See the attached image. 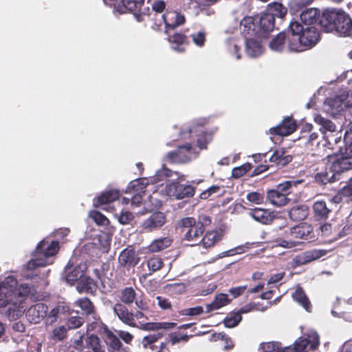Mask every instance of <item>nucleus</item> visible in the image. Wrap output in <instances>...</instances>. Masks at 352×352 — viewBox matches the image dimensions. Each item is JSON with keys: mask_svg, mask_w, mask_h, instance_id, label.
<instances>
[{"mask_svg": "<svg viewBox=\"0 0 352 352\" xmlns=\"http://www.w3.org/2000/svg\"><path fill=\"white\" fill-rule=\"evenodd\" d=\"M320 25L326 32H335L340 36L352 38V19L342 9L324 10L321 14Z\"/></svg>", "mask_w": 352, "mask_h": 352, "instance_id": "obj_1", "label": "nucleus"}, {"mask_svg": "<svg viewBox=\"0 0 352 352\" xmlns=\"http://www.w3.org/2000/svg\"><path fill=\"white\" fill-rule=\"evenodd\" d=\"M290 24H298L299 27L294 28L293 37H292L291 47L296 52L303 51L305 47H312L318 41L319 32L315 26H306L297 21H292Z\"/></svg>", "mask_w": 352, "mask_h": 352, "instance_id": "obj_2", "label": "nucleus"}, {"mask_svg": "<svg viewBox=\"0 0 352 352\" xmlns=\"http://www.w3.org/2000/svg\"><path fill=\"white\" fill-rule=\"evenodd\" d=\"M59 250V244L57 241L50 243L47 240L40 241L34 253V258L30 260L24 266L27 270H34L39 267H45L49 265L48 258L55 255Z\"/></svg>", "mask_w": 352, "mask_h": 352, "instance_id": "obj_3", "label": "nucleus"}, {"mask_svg": "<svg viewBox=\"0 0 352 352\" xmlns=\"http://www.w3.org/2000/svg\"><path fill=\"white\" fill-rule=\"evenodd\" d=\"M285 239L277 238L276 242L278 245L285 248H292L298 245L300 239H309L312 238L313 228L310 224L302 223L296 226L285 230Z\"/></svg>", "mask_w": 352, "mask_h": 352, "instance_id": "obj_4", "label": "nucleus"}, {"mask_svg": "<svg viewBox=\"0 0 352 352\" xmlns=\"http://www.w3.org/2000/svg\"><path fill=\"white\" fill-rule=\"evenodd\" d=\"M178 227L183 234V240L192 242L191 245L198 244L205 231L204 223L193 217H184L178 222Z\"/></svg>", "mask_w": 352, "mask_h": 352, "instance_id": "obj_5", "label": "nucleus"}, {"mask_svg": "<svg viewBox=\"0 0 352 352\" xmlns=\"http://www.w3.org/2000/svg\"><path fill=\"white\" fill-rule=\"evenodd\" d=\"M300 183V181H285L278 184L276 188L267 191V199L275 206H285L289 201L287 196L292 192V188Z\"/></svg>", "mask_w": 352, "mask_h": 352, "instance_id": "obj_6", "label": "nucleus"}, {"mask_svg": "<svg viewBox=\"0 0 352 352\" xmlns=\"http://www.w3.org/2000/svg\"><path fill=\"white\" fill-rule=\"evenodd\" d=\"M299 25L298 24H290L287 30H284L278 34L270 41V48L274 52H283L285 47L290 52H296L291 47L292 37H293L294 28L296 30Z\"/></svg>", "mask_w": 352, "mask_h": 352, "instance_id": "obj_7", "label": "nucleus"}, {"mask_svg": "<svg viewBox=\"0 0 352 352\" xmlns=\"http://www.w3.org/2000/svg\"><path fill=\"white\" fill-rule=\"evenodd\" d=\"M166 192L169 197L176 199L192 197L195 193V188L191 185L181 184L173 181L166 186Z\"/></svg>", "mask_w": 352, "mask_h": 352, "instance_id": "obj_8", "label": "nucleus"}, {"mask_svg": "<svg viewBox=\"0 0 352 352\" xmlns=\"http://www.w3.org/2000/svg\"><path fill=\"white\" fill-rule=\"evenodd\" d=\"M31 287L27 283H22L18 287L14 289V291H11V294L7 296L6 298L7 300L8 305H12L14 308H23L21 305L25 298L30 293Z\"/></svg>", "mask_w": 352, "mask_h": 352, "instance_id": "obj_9", "label": "nucleus"}, {"mask_svg": "<svg viewBox=\"0 0 352 352\" xmlns=\"http://www.w3.org/2000/svg\"><path fill=\"white\" fill-rule=\"evenodd\" d=\"M352 169V154L347 151L334 156L331 164V170L340 175Z\"/></svg>", "mask_w": 352, "mask_h": 352, "instance_id": "obj_10", "label": "nucleus"}, {"mask_svg": "<svg viewBox=\"0 0 352 352\" xmlns=\"http://www.w3.org/2000/svg\"><path fill=\"white\" fill-rule=\"evenodd\" d=\"M161 16L165 25V33L168 34L170 30H174L178 26L183 25L186 19L184 14L176 10H166Z\"/></svg>", "mask_w": 352, "mask_h": 352, "instance_id": "obj_11", "label": "nucleus"}, {"mask_svg": "<svg viewBox=\"0 0 352 352\" xmlns=\"http://www.w3.org/2000/svg\"><path fill=\"white\" fill-rule=\"evenodd\" d=\"M192 149L190 143L177 146L175 151L166 154V159L171 163H186L190 160L189 154Z\"/></svg>", "mask_w": 352, "mask_h": 352, "instance_id": "obj_12", "label": "nucleus"}, {"mask_svg": "<svg viewBox=\"0 0 352 352\" xmlns=\"http://www.w3.org/2000/svg\"><path fill=\"white\" fill-rule=\"evenodd\" d=\"M48 307L43 302H38L30 307L26 312L25 317L30 323L38 324L47 317Z\"/></svg>", "mask_w": 352, "mask_h": 352, "instance_id": "obj_13", "label": "nucleus"}, {"mask_svg": "<svg viewBox=\"0 0 352 352\" xmlns=\"http://www.w3.org/2000/svg\"><path fill=\"white\" fill-rule=\"evenodd\" d=\"M320 344L319 336L314 332L307 335V338L300 337L294 344L292 349L294 352H305L307 347L315 350Z\"/></svg>", "mask_w": 352, "mask_h": 352, "instance_id": "obj_14", "label": "nucleus"}, {"mask_svg": "<svg viewBox=\"0 0 352 352\" xmlns=\"http://www.w3.org/2000/svg\"><path fill=\"white\" fill-rule=\"evenodd\" d=\"M148 185L146 178H140L131 182L128 185V190L134 193L131 200L134 205L140 204L142 201V197L145 193V188Z\"/></svg>", "mask_w": 352, "mask_h": 352, "instance_id": "obj_15", "label": "nucleus"}, {"mask_svg": "<svg viewBox=\"0 0 352 352\" xmlns=\"http://www.w3.org/2000/svg\"><path fill=\"white\" fill-rule=\"evenodd\" d=\"M296 128V121L292 116H287L278 126L271 128L270 133L274 135L287 136L293 133Z\"/></svg>", "mask_w": 352, "mask_h": 352, "instance_id": "obj_16", "label": "nucleus"}, {"mask_svg": "<svg viewBox=\"0 0 352 352\" xmlns=\"http://www.w3.org/2000/svg\"><path fill=\"white\" fill-rule=\"evenodd\" d=\"M140 261L132 245H129L124 248L118 256V263L121 267L127 268L134 267Z\"/></svg>", "mask_w": 352, "mask_h": 352, "instance_id": "obj_17", "label": "nucleus"}, {"mask_svg": "<svg viewBox=\"0 0 352 352\" xmlns=\"http://www.w3.org/2000/svg\"><path fill=\"white\" fill-rule=\"evenodd\" d=\"M256 18V24L258 30V36H265L274 30L275 28V19L272 14L267 12L263 13L261 16Z\"/></svg>", "mask_w": 352, "mask_h": 352, "instance_id": "obj_18", "label": "nucleus"}, {"mask_svg": "<svg viewBox=\"0 0 352 352\" xmlns=\"http://www.w3.org/2000/svg\"><path fill=\"white\" fill-rule=\"evenodd\" d=\"M113 312L118 318L125 324L131 327H138L134 320L133 313L129 311L128 308L122 303H116L113 306Z\"/></svg>", "mask_w": 352, "mask_h": 352, "instance_id": "obj_19", "label": "nucleus"}, {"mask_svg": "<svg viewBox=\"0 0 352 352\" xmlns=\"http://www.w3.org/2000/svg\"><path fill=\"white\" fill-rule=\"evenodd\" d=\"M166 221V215L162 212L152 213L142 223V228L147 231H153L162 227Z\"/></svg>", "mask_w": 352, "mask_h": 352, "instance_id": "obj_20", "label": "nucleus"}, {"mask_svg": "<svg viewBox=\"0 0 352 352\" xmlns=\"http://www.w3.org/2000/svg\"><path fill=\"white\" fill-rule=\"evenodd\" d=\"M123 6L133 14L138 21L142 22L147 15L146 11H142V7L144 6V0H121Z\"/></svg>", "mask_w": 352, "mask_h": 352, "instance_id": "obj_21", "label": "nucleus"}, {"mask_svg": "<svg viewBox=\"0 0 352 352\" xmlns=\"http://www.w3.org/2000/svg\"><path fill=\"white\" fill-rule=\"evenodd\" d=\"M203 124L199 123H196L191 125L188 128V133L191 134L192 133H199L197 135L198 138L197 140V146L200 149H205L207 148L208 144L212 140V134L204 131L203 130Z\"/></svg>", "mask_w": 352, "mask_h": 352, "instance_id": "obj_22", "label": "nucleus"}, {"mask_svg": "<svg viewBox=\"0 0 352 352\" xmlns=\"http://www.w3.org/2000/svg\"><path fill=\"white\" fill-rule=\"evenodd\" d=\"M328 251L324 249H312L305 251L295 258V262L298 265H305L325 256Z\"/></svg>", "mask_w": 352, "mask_h": 352, "instance_id": "obj_23", "label": "nucleus"}, {"mask_svg": "<svg viewBox=\"0 0 352 352\" xmlns=\"http://www.w3.org/2000/svg\"><path fill=\"white\" fill-rule=\"evenodd\" d=\"M320 11L317 8H306L300 15V20L305 26L320 25Z\"/></svg>", "mask_w": 352, "mask_h": 352, "instance_id": "obj_24", "label": "nucleus"}, {"mask_svg": "<svg viewBox=\"0 0 352 352\" xmlns=\"http://www.w3.org/2000/svg\"><path fill=\"white\" fill-rule=\"evenodd\" d=\"M177 326V323L173 322H151L140 324L138 329L147 331H157L160 330H171Z\"/></svg>", "mask_w": 352, "mask_h": 352, "instance_id": "obj_25", "label": "nucleus"}, {"mask_svg": "<svg viewBox=\"0 0 352 352\" xmlns=\"http://www.w3.org/2000/svg\"><path fill=\"white\" fill-rule=\"evenodd\" d=\"M104 340L109 352L120 351L122 344L120 339L107 327L103 329Z\"/></svg>", "mask_w": 352, "mask_h": 352, "instance_id": "obj_26", "label": "nucleus"}, {"mask_svg": "<svg viewBox=\"0 0 352 352\" xmlns=\"http://www.w3.org/2000/svg\"><path fill=\"white\" fill-rule=\"evenodd\" d=\"M249 214L255 221L263 224H269L274 219L272 212L261 208L252 209Z\"/></svg>", "mask_w": 352, "mask_h": 352, "instance_id": "obj_27", "label": "nucleus"}, {"mask_svg": "<svg viewBox=\"0 0 352 352\" xmlns=\"http://www.w3.org/2000/svg\"><path fill=\"white\" fill-rule=\"evenodd\" d=\"M120 195V192L117 190H109L103 192L94 199V205L95 207H99L102 205L113 202L119 199Z\"/></svg>", "mask_w": 352, "mask_h": 352, "instance_id": "obj_28", "label": "nucleus"}, {"mask_svg": "<svg viewBox=\"0 0 352 352\" xmlns=\"http://www.w3.org/2000/svg\"><path fill=\"white\" fill-rule=\"evenodd\" d=\"M293 157L291 155H287L284 148L276 149L272 156L270 157V162L276 166L283 167L292 162Z\"/></svg>", "mask_w": 352, "mask_h": 352, "instance_id": "obj_29", "label": "nucleus"}, {"mask_svg": "<svg viewBox=\"0 0 352 352\" xmlns=\"http://www.w3.org/2000/svg\"><path fill=\"white\" fill-rule=\"evenodd\" d=\"M242 32L245 36H258V30L256 24V17L244 18L241 22Z\"/></svg>", "mask_w": 352, "mask_h": 352, "instance_id": "obj_30", "label": "nucleus"}, {"mask_svg": "<svg viewBox=\"0 0 352 352\" xmlns=\"http://www.w3.org/2000/svg\"><path fill=\"white\" fill-rule=\"evenodd\" d=\"M245 51L250 57H257L263 52V46L260 41L253 38H247L245 41Z\"/></svg>", "mask_w": 352, "mask_h": 352, "instance_id": "obj_31", "label": "nucleus"}, {"mask_svg": "<svg viewBox=\"0 0 352 352\" xmlns=\"http://www.w3.org/2000/svg\"><path fill=\"white\" fill-rule=\"evenodd\" d=\"M315 182L321 186L326 185L327 184L333 183L338 180V175L331 170H327L317 173L314 176Z\"/></svg>", "mask_w": 352, "mask_h": 352, "instance_id": "obj_32", "label": "nucleus"}, {"mask_svg": "<svg viewBox=\"0 0 352 352\" xmlns=\"http://www.w3.org/2000/svg\"><path fill=\"white\" fill-rule=\"evenodd\" d=\"M231 302V299L228 298L226 294L220 293L217 294L214 300L206 305V312L210 313L212 311L219 309Z\"/></svg>", "mask_w": 352, "mask_h": 352, "instance_id": "obj_33", "label": "nucleus"}, {"mask_svg": "<svg viewBox=\"0 0 352 352\" xmlns=\"http://www.w3.org/2000/svg\"><path fill=\"white\" fill-rule=\"evenodd\" d=\"M313 210L318 220H326L331 212L324 201H316L313 205Z\"/></svg>", "mask_w": 352, "mask_h": 352, "instance_id": "obj_34", "label": "nucleus"}, {"mask_svg": "<svg viewBox=\"0 0 352 352\" xmlns=\"http://www.w3.org/2000/svg\"><path fill=\"white\" fill-rule=\"evenodd\" d=\"M17 286V280L12 276H9L6 277L0 285V297L7 298L9 294H11V291Z\"/></svg>", "mask_w": 352, "mask_h": 352, "instance_id": "obj_35", "label": "nucleus"}, {"mask_svg": "<svg viewBox=\"0 0 352 352\" xmlns=\"http://www.w3.org/2000/svg\"><path fill=\"white\" fill-rule=\"evenodd\" d=\"M164 333L162 331H159L155 333H151L144 336L142 340V344L144 349H149L153 352H156L157 346L155 343L164 336Z\"/></svg>", "mask_w": 352, "mask_h": 352, "instance_id": "obj_36", "label": "nucleus"}, {"mask_svg": "<svg viewBox=\"0 0 352 352\" xmlns=\"http://www.w3.org/2000/svg\"><path fill=\"white\" fill-rule=\"evenodd\" d=\"M86 349H91L92 352H105L104 346L101 344L100 338L94 334L85 338Z\"/></svg>", "mask_w": 352, "mask_h": 352, "instance_id": "obj_37", "label": "nucleus"}, {"mask_svg": "<svg viewBox=\"0 0 352 352\" xmlns=\"http://www.w3.org/2000/svg\"><path fill=\"white\" fill-rule=\"evenodd\" d=\"M309 214L308 208L305 205L294 206L289 212V218L294 221H302Z\"/></svg>", "mask_w": 352, "mask_h": 352, "instance_id": "obj_38", "label": "nucleus"}, {"mask_svg": "<svg viewBox=\"0 0 352 352\" xmlns=\"http://www.w3.org/2000/svg\"><path fill=\"white\" fill-rule=\"evenodd\" d=\"M65 273L66 281L71 285L78 280L84 274V272L80 266L67 267Z\"/></svg>", "mask_w": 352, "mask_h": 352, "instance_id": "obj_39", "label": "nucleus"}, {"mask_svg": "<svg viewBox=\"0 0 352 352\" xmlns=\"http://www.w3.org/2000/svg\"><path fill=\"white\" fill-rule=\"evenodd\" d=\"M173 243V239L169 236L157 239L149 245V250L152 252H157L170 247Z\"/></svg>", "mask_w": 352, "mask_h": 352, "instance_id": "obj_40", "label": "nucleus"}, {"mask_svg": "<svg viewBox=\"0 0 352 352\" xmlns=\"http://www.w3.org/2000/svg\"><path fill=\"white\" fill-rule=\"evenodd\" d=\"M293 299L302 306L307 311H310L311 305L307 296L304 289L301 287H298L292 294Z\"/></svg>", "mask_w": 352, "mask_h": 352, "instance_id": "obj_41", "label": "nucleus"}, {"mask_svg": "<svg viewBox=\"0 0 352 352\" xmlns=\"http://www.w3.org/2000/svg\"><path fill=\"white\" fill-rule=\"evenodd\" d=\"M168 41L175 45L173 46V48L178 52H184V49L182 46L188 43V37L185 34L179 32L168 36Z\"/></svg>", "mask_w": 352, "mask_h": 352, "instance_id": "obj_42", "label": "nucleus"}, {"mask_svg": "<svg viewBox=\"0 0 352 352\" xmlns=\"http://www.w3.org/2000/svg\"><path fill=\"white\" fill-rule=\"evenodd\" d=\"M314 121L320 126V131L322 133H331L336 131L337 126L330 120L323 118L320 115H317L314 118Z\"/></svg>", "mask_w": 352, "mask_h": 352, "instance_id": "obj_43", "label": "nucleus"}, {"mask_svg": "<svg viewBox=\"0 0 352 352\" xmlns=\"http://www.w3.org/2000/svg\"><path fill=\"white\" fill-rule=\"evenodd\" d=\"M268 14H272L273 16L283 18L287 13V9L280 3L274 2L267 6Z\"/></svg>", "mask_w": 352, "mask_h": 352, "instance_id": "obj_44", "label": "nucleus"}, {"mask_svg": "<svg viewBox=\"0 0 352 352\" xmlns=\"http://www.w3.org/2000/svg\"><path fill=\"white\" fill-rule=\"evenodd\" d=\"M322 134L324 139L327 142V144L331 147L340 143L342 138V132L341 129H336V131L331 133L323 131Z\"/></svg>", "mask_w": 352, "mask_h": 352, "instance_id": "obj_45", "label": "nucleus"}, {"mask_svg": "<svg viewBox=\"0 0 352 352\" xmlns=\"http://www.w3.org/2000/svg\"><path fill=\"white\" fill-rule=\"evenodd\" d=\"M121 302L125 305H131L136 299V292L132 287H125L120 295Z\"/></svg>", "mask_w": 352, "mask_h": 352, "instance_id": "obj_46", "label": "nucleus"}, {"mask_svg": "<svg viewBox=\"0 0 352 352\" xmlns=\"http://www.w3.org/2000/svg\"><path fill=\"white\" fill-rule=\"evenodd\" d=\"M76 305L80 307L81 310L86 315L95 314L96 308L93 302L87 297L79 298L76 302Z\"/></svg>", "mask_w": 352, "mask_h": 352, "instance_id": "obj_47", "label": "nucleus"}, {"mask_svg": "<svg viewBox=\"0 0 352 352\" xmlns=\"http://www.w3.org/2000/svg\"><path fill=\"white\" fill-rule=\"evenodd\" d=\"M252 168V164L246 162L240 166L234 167L232 170V177L234 179H239L245 175Z\"/></svg>", "mask_w": 352, "mask_h": 352, "instance_id": "obj_48", "label": "nucleus"}, {"mask_svg": "<svg viewBox=\"0 0 352 352\" xmlns=\"http://www.w3.org/2000/svg\"><path fill=\"white\" fill-rule=\"evenodd\" d=\"M191 336H188L186 334H182L178 332H173L168 334L167 338V342L170 343L171 345H175L180 342H186L188 341L190 337Z\"/></svg>", "mask_w": 352, "mask_h": 352, "instance_id": "obj_49", "label": "nucleus"}, {"mask_svg": "<svg viewBox=\"0 0 352 352\" xmlns=\"http://www.w3.org/2000/svg\"><path fill=\"white\" fill-rule=\"evenodd\" d=\"M67 335V329L63 326H59L53 329L51 335V339L55 342L63 341Z\"/></svg>", "mask_w": 352, "mask_h": 352, "instance_id": "obj_50", "label": "nucleus"}, {"mask_svg": "<svg viewBox=\"0 0 352 352\" xmlns=\"http://www.w3.org/2000/svg\"><path fill=\"white\" fill-rule=\"evenodd\" d=\"M147 267L152 272H157L164 267L162 259L158 256H153L147 260Z\"/></svg>", "mask_w": 352, "mask_h": 352, "instance_id": "obj_51", "label": "nucleus"}, {"mask_svg": "<svg viewBox=\"0 0 352 352\" xmlns=\"http://www.w3.org/2000/svg\"><path fill=\"white\" fill-rule=\"evenodd\" d=\"M217 240V235L215 232H208L201 237L198 242H201L204 248H210L213 246Z\"/></svg>", "mask_w": 352, "mask_h": 352, "instance_id": "obj_52", "label": "nucleus"}, {"mask_svg": "<svg viewBox=\"0 0 352 352\" xmlns=\"http://www.w3.org/2000/svg\"><path fill=\"white\" fill-rule=\"evenodd\" d=\"M89 217L91 218L96 223L100 226H107L109 222V219L103 214L97 210L91 211Z\"/></svg>", "mask_w": 352, "mask_h": 352, "instance_id": "obj_53", "label": "nucleus"}, {"mask_svg": "<svg viewBox=\"0 0 352 352\" xmlns=\"http://www.w3.org/2000/svg\"><path fill=\"white\" fill-rule=\"evenodd\" d=\"M241 320L242 317L240 313L236 312L231 316H227L223 320V324L226 327L232 328L236 327Z\"/></svg>", "mask_w": 352, "mask_h": 352, "instance_id": "obj_54", "label": "nucleus"}, {"mask_svg": "<svg viewBox=\"0 0 352 352\" xmlns=\"http://www.w3.org/2000/svg\"><path fill=\"white\" fill-rule=\"evenodd\" d=\"M246 199L253 204H262L264 203L265 196L263 193L253 191L247 194Z\"/></svg>", "mask_w": 352, "mask_h": 352, "instance_id": "obj_55", "label": "nucleus"}, {"mask_svg": "<svg viewBox=\"0 0 352 352\" xmlns=\"http://www.w3.org/2000/svg\"><path fill=\"white\" fill-rule=\"evenodd\" d=\"M152 10L155 12L154 17H157L160 14H162L166 10V3L163 0H155L152 5Z\"/></svg>", "mask_w": 352, "mask_h": 352, "instance_id": "obj_56", "label": "nucleus"}, {"mask_svg": "<svg viewBox=\"0 0 352 352\" xmlns=\"http://www.w3.org/2000/svg\"><path fill=\"white\" fill-rule=\"evenodd\" d=\"M134 216L132 212L129 211H122L118 216V220L120 224L127 225L132 222Z\"/></svg>", "mask_w": 352, "mask_h": 352, "instance_id": "obj_57", "label": "nucleus"}, {"mask_svg": "<svg viewBox=\"0 0 352 352\" xmlns=\"http://www.w3.org/2000/svg\"><path fill=\"white\" fill-rule=\"evenodd\" d=\"M84 323V319L80 316H72L67 322L68 329L78 328Z\"/></svg>", "mask_w": 352, "mask_h": 352, "instance_id": "obj_58", "label": "nucleus"}, {"mask_svg": "<svg viewBox=\"0 0 352 352\" xmlns=\"http://www.w3.org/2000/svg\"><path fill=\"white\" fill-rule=\"evenodd\" d=\"M194 43L198 47H203L206 43V33L204 32H198L191 35Z\"/></svg>", "mask_w": 352, "mask_h": 352, "instance_id": "obj_59", "label": "nucleus"}, {"mask_svg": "<svg viewBox=\"0 0 352 352\" xmlns=\"http://www.w3.org/2000/svg\"><path fill=\"white\" fill-rule=\"evenodd\" d=\"M339 195L344 197L352 199V177L350 178L340 190Z\"/></svg>", "mask_w": 352, "mask_h": 352, "instance_id": "obj_60", "label": "nucleus"}, {"mask_svg": "<svg viewBox=\"0 0 352 352\" xmlns=\"http://www.w3.org/2000/svg\"><path fill=\"white\" fill-rule=\"evenodd\" d=\"M221 190V188L219 186H212L209 187L206 190L203 191L199 195V198L201 199H207L209 198L212 195L219 193Z\"/></svg>", "mask_w": 352, "mask_h": 352, "instance_id": "obj_61", "label": "nucleus"}, {"mask_svg": "<svg viewBox=\"0 0 352 352\" xmlns=\"http://www.w3.org/2000/svg\"><path fill=\"white\" fill-rule=\"evenodd\" d=\"M248 286L243 285V286H238L232 287L228 290V293L234 298H236L245 292V291L247 289Z\"/></svg>", "mask_w": 352, "mask_h": 352, "instance_id": "obj_62", "label": "nucleus"}, {"mask_svg": "<svg viewBox=\"0 0 352 352\" xmlns=\"http://www.w3.org/2000/svg\"><path fill=\"white\" fill-rule=\"evenodd\" d=\"M343 142L346 147L352 146V123L350 124L344 134Z\"/></svg>", "mask_w": 352, "mask_h": 352, "instance_id": "obj_63", "label": "nucleus"}, {"mask_svg": "<svg viewBox=\"0 0 352 352\" xmlns=\"http://www.w3.org/2000/svg\"><path fill=\"white\" fill-rule=\"evenodd\" d=\"M263 352H277L279 351L280 344L276 342H270L263 344Z\"/></svg>", "mask_w": 352, "mask_h": 352, "instance_id": "obj_64", "label": "nucleus"}]
</instances>
